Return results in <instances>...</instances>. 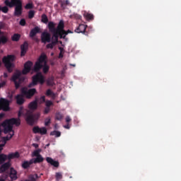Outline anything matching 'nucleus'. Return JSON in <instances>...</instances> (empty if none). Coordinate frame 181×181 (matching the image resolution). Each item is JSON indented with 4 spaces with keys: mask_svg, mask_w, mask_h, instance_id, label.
Returning a JSON list of instances; mask_svg holds the SVG:
<instances>
[{
    "mask_svg": "<svg viewBox=\"0 0 181 181\" xmlns=\"http://www.w3.org/2000/svg\"><path fill=\"white\" fill-rule=\"evenodd\" d=\"M32 66H33V62L28 61L24 64V69H23L22 73L19 70H17L13 73L11 80L14 83L16 90H18V88L21 87L22 83L25 81V78L22 76V74H28V73H30Z\"/></svg>",
    "mask_w": 181,
    "mask_h": 181,
    "instance_id": "1",
    "label": "nucleus"
},
{
    "mask_svg": "<svg viewBox=\"0 0 181 181\" xmlns=\"http://www.w3.org/2000/svg\"><path fill=\"white\" fill-rule=\"evenodd\" d=\"M4 4L6 6L3 7L0 6V12L1 11L3 13H8V12H9L8 8H13V6H15L14 16L19 18V16H21L23 13V5L22 4V0H11V1L9 0H5Z\"/></svg>",
    "mask_w": 181,
    "mask_h": 181,
    "instance_id": "2",
    "label": "nucleus"
},
{
    "mask_svg": "<svg viewBox=\"0 0 181 181\" xmlns=\"http://www.w3.org/2000/svg\"><path fill=\"white\" fill-rule=\"evenodd\" d=\"M28 108L30 110H26L25 121L28 125H34L35 122H36L40 117V113L39 112L33 114V111H35V110H37V98L30 103Z\"/></svg>",
    "mask_w": 181,
    "mask_h": 181,
    "instance_id": "3",
    "label": "nucleus"
},
{
    "mask_svg": "<svg viewBox=\"0 0 181 181\" xmlns=\"http://www.w3.org/2000/svg\"><path fill=\"white\" fill-rule=\"evenodd\" d=\"M48 29L50 33L52 34V42H53L55 45L59 43V39H64V36H63V34H62V31L60 30L59 25H57L56 28V23H54L53 21H49L48 23Z\"/></svg>",
    "mask_w": 181,
    "mask_h": 181,
    "instance_id": "4",
    "label": "nucleus"
},
{
    "mask_svg": "<svg viewBox=\"0 0 181 181\" xmlns=\"http://www.w3.org/2000/svg\"><path fill=\"white\" fill-rule=\"evenodd\" d=\"M1 127H4V134H8L13 132V125L16 127H19L21 125V119L11 118L9 119H6L2 124Z\"/></svg>",
    "mask_w": 181,
    "mask_h": 181,
    "instance_id": "5",
    "label": "nucleus"
},
{
    "mask_svg": "<svg viewBox=\"0 0 181 181\" xmlns=\"http://www.w3.org/2000/svg\"><path fill=\"white\" fill-rule=\"evenodd\" d=\"M16 59V57L12 54H8L3 57L2 62L4 63L6 69H7L8 73H12V71H13V67H15L13 62H15Z\"/></svg>",
    "mask_w": 181,
    "mask_h": 181,
    "instance_id": "6",
    "label": "nucleus"
},
{
    "mask_svg": "<svg viewBox=\"0 0 181 181\" xmlns=\"http://www.w3.org/2000/svg\"><path fill=\"white\" fill-rule=\"evenodd\" d=\"M46 82V78L43 76L42 72H37L35 75L32 77V83L28 84V87L32 88V87H35V86H37L39 83L41 86H43Z\"/></svg>",
    "mask_w": 181,
    "mask_h": 181,
    "instance_id": "7",
    "label": "nucleus"
},
{
    "mask_svg": "<svg viewBox=\"0 0 181 181\" xmlns=\"http://www.w3.org/2000/svg\"><path fill=\"white\" fill-rule=\"evenodd\" d=\"M45 59H47V56L45 54H42L35 62L33 71L39 73V71H40L41 69L43 67V63Z\"/></svg>",
    "mask_w": 181,
    "mask_h": 181,
    "instance_id": "8",
    "label": "nucleus"
},
{
    "mask_svg": "<svg viewBox=\"0 0 181 181\" xmlns=\"http://www.w3.org/2000/svg\"><path fill=\"white\" fill-rule=\"evenodd\" d=\"M21 94L25 97V98H28V100L32 98L35 94H37V90H36V88H31L28 89L23 88L21 89Z\"/></svg>",
    "mask_w": 181,
    "mask_h": 181,
    "instance_id": "9",
    "label": "nucleus"
},
{
    "mask_svg": "<svg viewBox=\"0 0 181 181\" xmlns=\"http://www.w3.org/2000/svg\"><path fill=\"white\" fill-rule=\"evenodd\" d=\"M58 27L59 28V30H61V33L62 36H64V39H66V35H69V33H73V31L70 30H64V21L63 20L59 21L58 23Z\"/></svg>",
    "mask_w": 181,
    "mask_h": 181,
    "instance_id": "10",
    "label": "nucleus"
},
{
    "mask_svg": "<svg viewBox=\"0 0 181 181\" xmlns=\"http://www.w3.org/2000/svg\"><path fill=\"white\" fill-rule=\"evenodd\" d=\"M9 111V100L7 99L0 98V111Z\"/></svg>",
    "mask_w": 181,
    "mask_h": 181,
    "instance_id": "11",
    "label": "nucleus"
},
{
    "mask_svg": "<svg viewBox=\"0 0 181 181\" xmlns=\"http://www.w3.org/2000/svg\"><path fill=\"white\" fill-rule=\"evenodd\" d=\"M41 42L46 45V43H50L52 42V35L47 32H44L41 34Z\"/></svg>",
    "mask_w": 181,
    "mask_h": 181,
    "instance_id": "12",
    "label": "nucleus"
},
{
    "mask_svg": "<svg viewBox=\"0 0 181 181\" xmlns=\"http://www.w3.org/2000/svg\"><path fill=\"white\" fill-rule=\"evenodd\" d=\"M33 132L34 134H40L41 135H46L47 134V129L46 127L40 128L37 126H35L33 128Z\"/></svg>",
    "mask_w": 181,
    "mask_h": 181,
    "instance_id": "13",
    "label": "nucleus"
},
{
    "mask_svg": "<svg viewBox=\"0 0 181 181\" xmlns=\"http://www.w3.org/2000/svg\"><path fill=\"white\" fill-rule=\"evenodd\" d=\"M86 29H87V25L81 24L76 29V33H83V35H88L87 32H86Z\"/></svg>",
    "mask_w": 181,
    "mask_h": 181,
    "instance_id": "14",
    "label": "nucleus"
},
{
    "mask_svg": "<svg viewBox=\"0 0 181 181\" xmlns=\"http://www.w3.org/2000/svg\"><path fill=\"white\" fill-rule=\"evenodd\" d=\"M28 47H29V45L28 44L27 42H25L23 45H21V57H23V56H25V54H26Z\"/></svg>",
    "mask_w": 181,
    "mask_h": 181,
    "instance_id": "15",
    "label": "nucleus"
},
{
    "mask_svg": "<svg viewBox=\"0 0 181 181\" xmlns=\"http://www.w3.org/2000/svg\"><path fill=\"white\" fill-rule=\"evenodd\" d=\"M9 177L12 181L18 179V172L15 170V168H10Z\"/></svg>",
    "mask_w": 181,
    "mask_h": 181,
    "instance_id": "16",
    "label": "nucleus"
},
{
    "mask_svg": "<svg viewBox=\"0 0 181 181\" xmlns=\"http://www.w3.org/2000/svg\"><path fill=\"white\" fill-rule=\"evenodd\" d=\"M11 161L3 163L0 167V173H4V172H6V170H8L9 168H11Z\"/></svg>",
    "mask_w": 181,
    "mask_h": 181,
    "instance_id": "17",
    "label": "nucleus"
},
{
    "mask_svg": "<svg viewBox=\"0 0 181 181\" xmlns=\"http://www.w3.org/2000/svg\"><path fill=\"white\" fill-rule=\"evenodd\" d=\"M42 69L44 74H47V73H49V70H50V66L47 65V59H45Z\"/></svg>",
    "mask_w": 181,
    "mask_h": 181,
    "instance_id": "18",
    "label": "nucleus"
},
{
    "mask_svg": "<svg viewBox=\"0 0 181 181\" xmlns=\"http://www.w3.org/2000/svg\"><path fill=\"white\" fill-rule=\"evenodd\" d=\"M46 160L48 163H50V165H52V166H54V168H59V161H56L54 160H53L52 158L50 157H47L46 158Z\"/></svg>",
    "mask_w": 181,
    "mask_h": 181,
    "instance_id": "19",
    "label": "nucleus"
},
{
    "mask_svg": "<svg viewBox=\"0 0 181 181\" xmlns=\"http://www.w3.org/2000/svg\"><path fill=\"white\" fill-rule=\"evenodd\" d=\"M40 33V28L37 26L33 28L30 32V37H35V35Z\"/></svg>",
    "mask_w": 181,
    "mask_h": 181,
    "instance_id": "20",
    "label": "nucleus"
},
{
    "mask_svg": "<svg viewBox=\"0 0 181 181\" xmlns=\"http://www.w3.org/2000/svg\"><path fill=\"white\" fill-rule=\"evenodd\" d=\"M23 97V95H17L16 96V103L18 105H22L25 103Z\"/></svg>",
    "mask_w": 181,
    "mask_h": 181,
    "instance_id": "21",
    "label": "nucleus"
},
{
    "mask_svg": "<svg viewBox=\"0 0 181 181\" xmlns=\"http://www.w3.org/2000/svg\"><path fill=\"white\" fill-rule=\"evenodd\" d=\"M20 156L19 152L11 153L7 156V159H8V160H11V159H18Z\"/></svg>",
    "mask_w": 181,
    "mask_h": 181,
    "instance_id": "22",
    "label": "nucleus"
},
{
    "mask_svg": "<svg viewBox=\"0 0 181 181\" xmlns=\"http://www.w3.org/2000/svg\"><path fill=\"white\" fill-rule=\"evenodd\" d=\"M33 159L30 160L29 161H24L22 163V168L23 169H28V168H30V165H33Z\"/></svg>",
    "mask_w": 181,
    "mask_h": 181,
    "instance_id": "23",
    "label": "nucleus"
},
{
    "mask_svg": "<svg viewBox=\"0 0 181 181\" xmlns=\"http://www.w3.org/2000/svg\"><path fill=\"white\" fill-rule=\"evenodd\" d=\"M7 159L8 156L6 154L0 153V165H3V163H5Z\"/></svg>",
    "mask_w": 181,
    "mask_h": 181,
    "instance_id": "24",
    "label": "nucleus"
},
{
    "mask_svg": "<svg viewBox=\"0 0 181 181\" xmlns=\"http://www.w3.org/2000/svg\"><path fill=\"white\" fill-rule=\"evenodd\" d=\"M84 18H86V21H93L94 20V15L90 13L85 12L83 13Z\"/></svg>",
    "mask_w": 181,
    "mask_h": 181,
    "instance_id": "25",
    "label": "nucleus"
},
{
    "mask_svg": "<svg viewBox=\"0 0 181 181\" xmlns=\"http://www.w3.org/2000/svg\"><path fill=\"white\" fill-rule=\"evenodd\" d=\"M7 136L3 137V139L4 141V142H6L7 141H10L11 139L12 138V136H13V135H15V132H11L9 133H7Z\"/></svg>",
    "mask_w": 181,
    "mask_h": 181,
    "instance_id": "26",
    "label": "nucleus"
},
{
    "mask_svg": "<svg viewBox=\"0 0 181 181\" xmlns=\"http://www.w3.org/2000/svg\"><path fill=\"white\" fill-rule=\"evenodd\" d=\"M43 160H45V158L42 156H38L33 160V163H42Z\"/></svg>",
    "mask_w": 181,
    "mask_h": 181,
    "instance_id": "27",
    "label": "nucleus"
},
{
    "mask_svg": "<svg viewBox=\"0 0 181 181\" xmlns=\"http://www.w3.org/2000/svg\"><path fill=\"white\" fill-rule=\"evenodd\" d=\"M39 179V175L37 174H31L28 175V180L30 181H36Z\"/></svg>",
    "mask_w": 181,
    "mask_h": 181,
    "instance_id": "28",
    "label": "nucleus"
},
{
    "mask_svg": "<svg viewBox=\"0 0 181 181\" xmlns=\"http://www.w3.org/2000/svg\"><path fill=\"white\" fill-rule=\"evenodd\" d=\"M45 94L47 97H52V98H56V94H54V93H53V91H52L50 89L47 90Z\"/></svg>",
    "mask_w": 181,
    "mask_h": 181,
    "instance_id": "29",
    "label": "nucleus"
},
{
    "mask_svg": "<svg viewBox=\"0 0 181 181\" xmlns=\"http://www.w3.org/2000/svg\"><path fill=\"white\" fill-rule=\"evenodd\" d=\"M21 39V34H14L12 37H11V40H13V42H19Z\"/></svg>",
    "mask_w": 181,
    "mask_h": 181,
    "instance_id": "30",
    "label": "nucleus"
},
{
    "mask_svg": "<svg viewBox=\"0 0 181 181\" xmlns=\"http://www.w3.org/2000/svg\"><path fill=\"white\" fill-rule=\"evenodd\" d=\"M41 18V22H42V23H47V22H49V18L46 14H42Z\"/></svg>",
    "mask_w": 181,
    "mask_h": 181,
    "instance_id": "31",
    "label": "nucleus"
},
{
    "mask_svg": "<svg viewBox=\"0 0 181 181\" xmlns=\"http://www.w3.org/2000/svg\"><path fill=\"white\" fill-rule=\"evenodd\" d=\"M50 135L52 136H55L56 138H59L62 135V133L59 131L54 130L50 133Z\"/></svg>",
    "mask_w": 181,
    "mask_h": 181,
    "instance_id": "32",
    "label": "nucleus"
},
{
    "mask_svg": "<svg viewBox=\"0 0 181 181\" xmlns=\"http://www.w3.org/2000/svg\"><path fill=\"white\" fill-rule=\"evenodd\" d=\"M42 152V149L38 148L33 152V156H40V153Z\"/></svg>",
    "mask_w": 181,
    "mask_h": 181,
    "instance_id": "33",
    "label": "nucleus"
},
{
    "mask_svg": "<svg viewBox=\"0 0 181 181\" xmlns=\"http://www.w3.org/2000/svg\"><path fill=\"white\" fill-rule=\"evenodd\" d=\"M8 42V38L6 36L0 37V44L5 45V43Z\"/></svg>",
    "mask_w": 181,
    "mask_h": 181,
    "instance_id": "34",
    "label": "nucleus"
},
{
    "mask_svg": "<svg viewBox=\"0 0 181 181\" xmlns=\"http://www.w3.org/2000/svg\"><path fill=\"white\" fill-rule=\"evenodd\" d=\"M55 177L57 181L62 180L63 179V175L62 173H56Z\"/></svg>",
    "mask_w": 181,
    "mask_h": 181,
    "instance_id": "35",
    "label": "nucleus"
},
{
    "mask_svg": "<svg viewBox=\"0 0 181 181\" xmlns=\"http://www.w3.org/2000/svg\"><path fill=\"white\" fill-rule=\"evenodd\" d=\"M55 118L56 119H57V121H61V119H63V114L60 112H57L55 115Z\"/></svg>",
    "mask_w": 181,
    "mask_h": 181,
    "instance_id": "36",
    "label": "nucleus"
},
{
    "mask_svg": "<svg viewBox=\"0 0 181 181\" xmlns=\"http://www.w3.org/2000/svg\"><path fill=\"white\" fill-rule=\"evenodd\" d=\"M56 46V44L54 42H51V43H49L46 45L47 49H53Z\"/></svg>",
    "mask_w": 181,
    "mask_h": 181,
    "instance_id": "37",
    "label": "nucleus"
},
{
    "mask_svg": "<svg viewBox=\"0 0 181 181\" xmlns=\"http://www.w3.org/2000/svg\"><path fill=\"white\" fill-rule=\"evenodd\" d=\"M28 18H29V19H33V18H35V11H30L28 12Z\"/></svg>",
    "mask_w": 181,
    "mask_h": 181,
    "instance_id": "38",
    "label": "nucleus"
},
{
    "mask_svg": "<svg viewBox=\"0 0 181 181\" xmlns=\"http://www.w3.org/2000/svg\"><path fill=\"white\" fill-rule=\"evenodd\" d=\"M25 9H33V3H28L25 6Z\"/></svg>",
    "mask_w": 181,
    "mask_h": 181,
    "instance_id": "39",
    "label": "nucleus"
},
{
    "mask_svg": "<svg viewBox=\"0 0 181 181\" xmlns=\"http://www.w3.org/2000/svg\"><path fill=\"white\" fill-rule=\"evenodd\" d=\"M53 104V102L51 100L45 101V105L47 107L50 108L51 105Z\"/></svg>",
    "mask_w": 181,
    "mask_h": 181,
    "instance_id": "40",
    "label": "nucleus"
},
{
    "mask_svg": "<svg viewBox=\"0 0 181 181\" xmlns=\"http://www.w3.org/2000/svg\"><path fill=\"white\" fill-rule=\"evenodd\" d=\"M23 114V107L21 106L20 108H19V111H18V117H21L22 115Z\"/></svg>",
    "mask_w": 181,
    "mask_h": 181,
    "instance_id": "41",
    "label": "nucleus"
},
{
    "mask_svg": "<svg viewBox=\"0 0 181 181\" xmlns=\"http://www.w3.org/2000/svg\"><path fill=\"white\" fill-rule=\"evenodd\" d=\"M51 119L50 118L45 119V127H49L50 125Z\"/></svg>",
    "mask_w": 181,
    "mask_h": 181,
    "instance_id": "42",
    "label": "nucleus"
},
{
    "mask_svg": "<svg viewBox=\"0 0 181 181\" xmlns=\"http://www.w3.org/2000/svg\"><path fill=\"white\" fill-rule=\"evenodd\" d=\"M20 25L21 26H25V25H26V20H25L24 18H22L20 21Z\"/></svg>",
    "mask_w": 181,
    "mask_h": 181,
    "instance_id": "43",
    "label": "nucleus"
},
{
    "mask_svg": "<svg viewBox=\"0 0 181 181\" xmlns=\"http://www.w3.org/2000/svg\"><path fill=\"white\" fill-rule=\"evenodd\" d=\"M40 104H42V103H46V97L45 95L40 98Z\"/></svg>",
    "mask_w": 181,
    "mask_h": 181,
    "instance_id": "44",
    "label": "nucleus"
},
{
    "mask_svg": "<svg viewBox=\"0 0 181 181\" xmlns=\"http://www.w3.org/2000/svg\"><path fill=\"white\" fill-rule=\"evenodd\" d=\"M49 111H50V107H45L44 110V113L49 114Z\"/></svg>",
    "mask_w": 181,
    "mask_h": 181,
    "instance_id": "45",
    "label": "nucleus"
},
{
    "mask_svg": "<svg viewBox=\"0 0 181 181\" xmlns=\"http://www.w3.org/2000/svg\"><path fill=\"white\" fill-rule=\"evenodd\" d=\"M0 86L1 88H2V87H5V86H6V81H4L3 82L0 83Z\"/></svg>",
    "mask_w": 181,
    "mask_h": 181,
    "instance_id": "46",
    "label": "nucleus"
},
{
    "mask_svg": "<svg viewBox=\"0 0 181 181\" xmlns=\"http://www.w3.org/2000/svg\"><path fill=\"white\" fill-rule=\"evenodd\" d=\"M65 119L66 122H70V121H71V118L70 117V116H66Z\"/></svg>",
    "mask_w": 181,
    "mask_h": 181,
    "instance_id": "47",
    "label": "nucleus"
},
{
    "mask_svg": "<svg viewBox=\"0 0 181 181\" xmlns=\"http://www.w3.org/2000/svg\"><path fill=\"white\" fill-rule=\"evenodd\" d=\"M5 146V144H0V153H2V149H4V146Z\"/></svg>",
    "mask_w": 181,
    "mask_h": 181,
    "instance_id": "48",
    "label": "nucleus"
},
{
    "mask_svg": "<svg viewBox=\"0 0 181 181\" xmlns=\"http://www.w3.org/2000/svg\"><path fill=\"white\" fill-rule=\"evenodd\" d=\"M5 117V114L4 113H0V120L2 119Z\"/></svg>",
    "mask_w": 181,
    "mask_h": 181,
    "instance_id": "49",
    "label": "nucleus"
},
{
    "mask_svg": "<svg viewBox=\"0 0 181 181\" xmlns=\"http://www.w3.org/2000/svg\"><path fill=\"white\" fill-rule=\"evenodd\" d=\"M33 146H34V148H39V144H33Z\"/></svg>",
    "mask_w": 181,
    "mask_h": 181,
    "instance_id": "50",
    "label": "nucleus"
},
{
    "mask_svg": "<svg viewBox=\"0 0 181 181\" xmlns=\"http://www.w3.org/2000/svg\"><path fill=\"white\" fill-rule=\"evenodd\" d=\"M65 5H70V1L69 0H66L64 2Z\"/></svg>",
    "mask_w": 181,
    "mask_h": 181,
    "instance_id": "51",
    "label": "nucleus"
},
{
    "mask_svg": "<svg viewBox=\"0 0 181 181\" xmlns=\"http://www.w3.org/2000/svg\"><path fill=\"white\" fill-rule=\"evenodd\" d=\"M4 78H8V74L6 72L4 74Z\"/></svg>",
    "mask_w": 181,
    "mask_h": 181,
    "instance_id": "52",
    "label": "nucleus"
},
{
    "mask_svg": "<svg viewBox=\"0 0 181 181\" xmlns=\"http://www.w3.org/2000/svg\"><path fill=\"white\" fill-rule=\"evenodd\" d=\"M66 129H70V126L69 124L64 126Z\"/></svg>",
    "mask_w": 181,
    "mask_h": 181,
    "instance_id": "53",
    "label": "nucleus"
},
{
    "mask_svg": "<svg viewBox=\"0 0 181 181\" xmlns=\"http://www.w3.org/2000/svg\"><path fill=\"white\" fill-rule=\"evenodd\" d=\"M59 59L63 58V54L62 52L59 53Z\"/></svg>",
    "mask_w": 181,
    "mask_h": 181,
    "instance_id": "54",
    "label": "nucleus"
},
{
    "mask_svg": "<svg viewBox=\"0 0 181 181\" xmlns=\"http://www.w3.org/2000/svg\"><path fill=\"white\" fill-rule=\"evenodd\" d=\"M2 127V124H0V135L2 134V129H1Z\"/></svg>",
    "mask_w": 181,
    "mask_h": 181,
    "instance_id": "55",
    "label": "nucleus"
},
{
    "mask_svg": "<svg viewBox=\"0 0 181 181\" xmlns=\"http://www.w3.org/2000/svg\"><path fill=\"white\" fill-rule=\"evenodd\" d=\"M59 50H61V52H62V50H63V48H62V47H59Z\"/></svg>",
    "mask_w": 181,
    "mask_h": 181,
    "instance_id": "56",
    "label": "nucleus"
},
{
    "mask_svg": "<svg viewBox=\"0 0 181 181\" xmlns=\"http://www.w3.org/2000/svg\"><path fill=\"white\" fill-rule=\"evenodd\" d=\"M71 66H73V67H76V64H71Z\"/></svg>",
    "mask_w": 181,
    "mask_h": 181,
    "instance_id": "57",
    "label": "nucleus"
},
{
    "mask_svg": "<svg viewBox=\"0 0 181 181\" xmlns=\"http://www.w3.org/2000/svg\"><path fill=\"white\" fill-rule=\"evenodd\" d=\"M0 181H5V180H4V179H0Z\"/></svg>",
    "mask_w": 181,
    "mask_h": 181,
    "instance_id": "58",
    "label": "nucleus"
},
{
    "mask_svg": "<svg viewBox=\"0 0 181 181\" xmlns=\"http://www.w3.org/2000/svg\"><path fill=\"white\" fill-rule=\"evenodd\" d=\"M0 35H2V31H1V30H0Z\"/></svg>",
    "mask_w": 181,
    "mask_h": 181,
    "instance_id": "59",
    "label": "nucleus"
},
{
    "mask_svg": "<svg viewBox=\"0 0 181 181\" xmlns=\"http://www.w3.org/2000/svg\"><path fill=\"white\" fill-rule=\"evenodd\" d=\"M2 65V62H1V61H0V66Z\"/></svg>",
    "mask_w": 181,
    "mask_h": 181,
    "instance_id": "60",
    "label": "nucleus"
},
{
    "mask_svg": "<svg viewBox=\"0 0 181 181\" xmlns=\"http://www.w3.org/2000/svg\"><path fill=\"white\" fill-rule=\"evenodd\" d=\"M47 84H50V83L49 81H47Z\"/></svg>",
    "mask_w": 181,
    "mask_h": 181,
    "instance_id": "61",
    "label": "nucleus"
},
{
    "mask_svg": "<svg viewBox=\"0 0 181 181\" xmlns=\"http://www.w3.org/2000/svg\"><path fill=\"white\" fill-rule=\"evenodd\" d=\"M49 144H47V146H49Z\"/></svg>",
    "mask_w": 181,
    "mask_h": 181,
    "instance_id": "62",
    "label": "nucleus"
},
{
    "mask_svg": "<svg viewBox=\"0 0 181 181\" xmlns=\"http://www.w3.org/2000/svg\"><path fill=\"white\" fill-rule=\"evenodd\" d=\"M60 43H62V41H60Z\"/></svg>",
    "mask_w": 181,
    "mask_h": 181,
    "instance_id": "63",
    "label": "nucleus"
}]
</instances>
